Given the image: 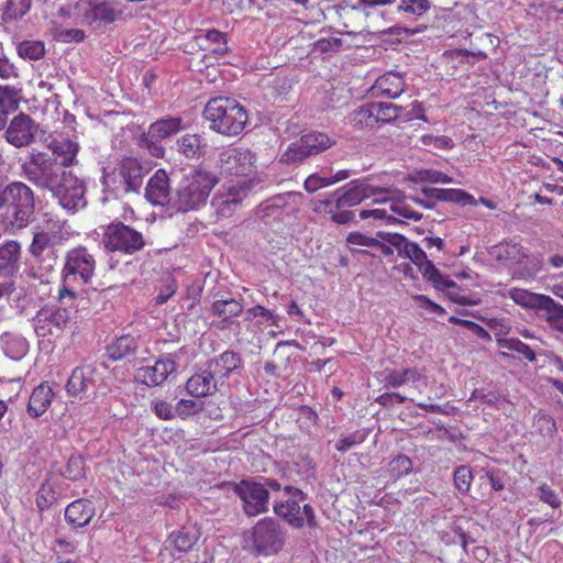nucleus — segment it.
Listing matches in <instances>:
<instances>
[{
    "instance_id": "nucleus-29",
    "label": "nucleus",
    "mask_w": 563,
    "mask_h": 563,
    "mask_svg": "<svg viewBox=\"0 0 563 563\" xmlns=\"http://www.w3.org/2000/svg\"><path fill=\"white\" fill-rule=\"evenodd\" d=\"M197 44L203 51L209 52L214 57H222L229 53L227 34L219 30H208L205 34L196 36Z\"/></svg>"
},
{
    "instance_id": "nucleus-3",
    "label": "nucleus",
    "mask_w": 563,
    "mask_h": 563,
    "mask_svg": "<svg viewBox=\"0 0 563 563\" xmlns=\"http://www.w3.org/2000/svg\"><path fill=\"white\" fill-rule=\"evenodd\" d=\"M3 208L8 228L12 231L26 228L34 218V191L23 181L0 183V209Z\"/></svg>"
},
{
    "instance_id": "nucleus-37",
    "label": "nucleus",
    "mask_w": 563,
    "mask_h": 563,
    "mask_svg": "<svg viewBox=\"0 0 563 563\" xmlns=\"http://www.w3.org/2000/svg\"><path fill=\"white\" fill-rule=\"evenodd\" d=\"M185 129L180 117L164 118L151 124L148 133L153 137L167 139Z\"/></svg>"
},
{
    "instance_id": "nucleus-45",
    "label": "nucleus",
    "mask_w": 563,
    "mask_h": 563,
    "mask_svg": "<svg viewBox=\"0 0 563 563\" xmlns=\"http://www.w3.org/2000/svg\"><path fill=\"white\" fill-rule=\"evenodd\" d=\"M499 260L509 262L511 264H520L525 258H528L525 249L516 242H507L498 246Z\"/></svg>"
},
{
    "instance_id": "nucleus-61",
    "label": "nucleus",
    "mask_w": 563,
    "mask_h": 563,
    "mask_svg": "<svg viewBox=\"0 0 563 563\" xmlns=\"http://www.w3.org/2000/svg\"><path fill=\"white\" fill-rule=\"evenodd\" d=\"M399 10L415 15H422L430 9L429 0H401Z\"/></svg>"
},
{
    "instance_id": "nucleus-64",
    "label": "nucleus",
    "mask_w": 563,
    "mask_h": 563,
    "mask_svg": "<svg viewBox=\"0 0 563 563\" xmlns=\"http://www.w3.org/2000/svg\"><path fill=\"white\" fill-rule=\"evenodd\" d=\"M501 397L497 391L486 389H475L468 401L479 400L489 406H496L500 401Z\"/></svg>"
},
{
    "instance_id": "nucleus-56",
    "label": "nucleus",
    "mask_w": 563,
    "mask_h": 563,
    "mask_svg": "<svg viewBox=\"0 0 563 563\" xmlns=\"http://www.w3.org/2000/svg\"><path fill=\"white\" fill-rule=\"evenodd\" d=\"M454 485L461 494H466L470 490L473 474L467 465H461L454 471Z\"/></svg>"
},
{
    "instance_id": "nucleus-34",
    "label": "nucleus",
    "mask_w": 563,
    "mask_h": 563,
    "mask_svg": "<svg viewBox=\"0 0 563 563\" xmlns=\"http://www.w3.org/2000/svg\"><path fill=\"white\" fill-rule=\"evenodd\" d=\"M206 142L199 134H184L177 139L175 150L186 158H199L205 154Z\"/></svg>"
},
{
    "instance_id": "nucleus-2",
    "label": "nucleus",
    "mask_w": 563,
    "mask_h": 563,
    "mask_svg": "<svg viewBox=\"0 0 563 563\" xmlns=\"http://www.w3.org/2000/svg\"><path fill=\"white\" fill-rule=\"evenodd\" d=\"M56 15L63 23L100 26L115 22L122 10L115 0H77L59 5Z\"/></svg>"
},
{
    "instance_id": "nucleus-26",
    "label": "nucleus",
    "mask_w": 563,
    "mask_h": 563,
    "mask_svg": "<svg viewBox=\"0 0 563 563\" xmlns=\"http://www.w3.org/2000/svg\"><path fill=\"white\" fill-rule=\"evenodd\" d=\"M176 371V363L170 358L158 360L152 366L139 368L137 377L146 385L158 386L169 374Z\"/></svg>"
},
{
    "instance_id": "nucleus-7",
    "label": "nucleus",
    "mask_w": 563,
    "mask_h": 563,
    "mask_svg": "<svg viewBox=\"0 0 563 563\" xmlns=\"http://www.w3.org/2000/svg\"><path fill=\"white\" fill-rule=\"evenodd\" d=\"M66 172L67 169L60 167L57 157L36 150L29 152L26 159L21 164L22 175L41 189L51 190Z\"/></svg>"
},
{
    "instance_id": "nucleus-20",
    "label": "nucleus",
    "mask_w": 563,
    "mask_h": 563,
    "mask_svg": "<svg viewBox=\"0 0 563 563\" xmlns=\"http://www.w3.org/2000/svg\"><path fill=\"white\" fill-rule=\"evenodd\" d=\"M423 198H411L412 201L426 209H433L438 201L457 202L461 205L473 203V196L462 189H441L424 187L421 189Z\"/></svg>"
},
{
    "instance_id": "nucleus-49",
    "label": "nucleus",
    "mask_w": 563,
    "mask_h": 563,
    "mask_svg": "<svg viewBox=\"0 0 563 563\" xmlns=\"http://www.w3.org/2000/svg\"><path fill=\"white\" fill-rule=\"evenodd\" d=\"M32 0H7L3 7L4 20H16L25 15L31 9Z\"/></svg>"
},
{
    "instance_id": "nucleus-40",
    "label": "nucleus",
    "mask_w": 563,
    "mask_h": 563,
    "mask_svg": "<svg viewBox=\"0 0 563 563\" xmlns=\"http://www.w3.org/2000/svg\"><path fill=\"white\" fill-rule=\"evenodd\" d=\"M136 341L131 335H122L107 347V356L112 361H119L135 352Z\"/></svg>"
},
{
    "instance_id": "nucleus-58",
    "label": "nucleus",
    "mask_w": 563,
    "mask_h": 563,
    "mask_svg": "<svg viewBox=\"0 0 563 563\" xmlns=\"http://www.w3.org/2000/svg\"><path fill=\"white\" fill-rule=\"evenodd\" d=\"M203 406L201 402H197L191 399H180L174 407L175 417L186 419L192 415H196L202 410Z\"/></svg>"
},
{
    "instance_id": "nucleus-41",
    "label": "nucleus",
    "mask_w": 563,
    "mask_h": 563,
    "mask_svg": "<svg viewBox=\"0 0 563 563\" xmlns=\"http://www.w3.org/2000/svg\"><path fill=\"white\" fill-rule=\"evenodd\" d=\"M21 100V89L15 86L0 85V113L8 115L16 111Z\"/></svg>"
},
{
    "instance_id": "nucleus-10",
    "label": "nucleus",
    "mask_w": 563,
    "mask_h": 563,
    "mask_svg": "<svg viewBox=\"0 0 563 563\" xmlns=\"http://www.w3.org/2000/svg\"><path fill=\"white\" fill-rule=\"evenodd\" d=\"M335 144L328 134L310 132L291 142L280 155L279 162L287 165H298L310 156L318 155Z\"/></svg>"
},
{
    "instance_id": "nucleus-63",
    "label": "nucleus",
    "mask_w": 563,
    "mask_h": 563,
    "mask_svg": "<svg viewBox=\"0 0 563 563\" xmlns=\"http://www.w3.org/2000/svg\"><path fill=\"white\" fill-rule=\"evenodd\" d=\"M331 186V181L329 177H322L319 174L314 173L308 176L303 183V188L307 192L313 194L321 188H325Z\"/></svg>"
},
{
    "instance_id": "nucleus-13",
    "label": "nucleus",
    "mask_w": 563,
    "mask_h": 563,
    "mask_svg": "<svg viewBox=\"0 0 563 563\" xmlns=\"http://www.w3.org/2000/svg\"><path fill=\"white\" fill-rule=\"evenodd\" d=\"M49 191L57 199L59 206L67 211L76 212L87 205L84 180L71 170L63 173L60 179Z\"/></svg>"
},
{
    "instance_id": "nucleus-28",
    "label": "nucleus",
    "mask_w": 563,
    "mask_h": 563,
    "mask_svg": "<svg viewBox=\"0 0 563 563\" xmlns=\"http://www.w3.org/2000/svg\"><path fill=\"white\" fill-rule=\"evenodd\" d=\"M200 533L194 526L181 527L173 531L165 541L166 549H175L180 553L188 552L199 540Z\"/></svg>"
},
{
    "instance_id": "nucleus-51",
    "label": "nucleus",
    "mask_w": 563,
    "mask_h": 563,
    "mask_svg": "<svg viewBox=\"0 0 563 563\" xmlns=\"http://www.w3.org/2000/svg\"><path fill=\"white\" fill-rule=\"evenodd\" d=\"M412 471V462L411 460L406 455H397L394 457L388 465V474L389 477L394 481H397L398 478L408 475Z\"/></svg>"
},
{
    "instance_id": "nucleus-27",
    "label": "nucleus",
    "mask_w": 563,
    "mask_h": 563,
    "mask_svg": "<svg viewBox=\"0 0 563 563\" xmlns=\"http://www.w3.org/2000/svg\"><path fill=\"white\" fill-rule=\"evenodd\" d=\"M96 514L92 501L88 499H77L70 503L65 509V519L74 528L87 526Z\"/></svg>"
},
{
    "instance_id": "nucleus-52",
    "label": "nucleus",
    "mask_w": 563,
    "mask_h": 563,
    "mask_svg": "<svg viewBox=\"0 0 563 563\" xmlns=\"http://www.w3.org/2000/svg\"><path fill=\"white\" fill-rule=\"evenodd\" d=\"M412 180L416 183H432V184H451L452 177L435 169H420L416 170L412 175Z\"/></svg>"
},
{
    "instance_id": "nucleus-25",
    "label": "nucleus",
    "mask_w": 563,
    "mask_h": 563,
    "mask_svg": "<svg viewBox=\"0 0 563 563\" xmlns=\"http://www.w3.org/2000/svg\"><path fill=\"white\" fill-rule=\"evenodd\" d=\"M242 357L240 353L227 350L220 355L207 362L210 368L219 380H223L230 376L231 373L242 367Z\"/></svg>"
},
{
    "instance_id": "nucleus-53",
    "label": "nucleus",
    "mask_w": 563,
    "mask_h": 563,
    "mask_svg": "<svg viewBox=\"0 0 563 563\" xmlns=\"http://www.w3.org/2000/svg\"><path fill=\"white\" fill-rule=\"evenodd\" d=\"M375 103L376 122H389L401 115L402 108L389 102Z\"/></svg>"
},
{
    "instance_id": "nucleus-31",
    "label": "nucleus",
    "mask_w": 563,
    "mask_h": 563,
    "mask_svg": "<svg viewBox=\"0 0 563 563\" xmlns=\"http://www.w3.org/2000/svg\"><path fill=\"white\" fill-rule=\"evenodd\" d=\"M49 155L57 157L63 169L74 165L79 151V145L70 139L52 140L48 144Z\"/></svg>"
},
{
    "instance_id": "nucleus-17",
    "label": "nucleus",
    "mask_w": 563,
    "mask_h": 563,
    "mask_svg": "<svg viewBox=\"0 0 563 563\" xmlns=\"http://www.w3.org/2000/svg\"><path fill=\"white\" fill-rule=\"evenodd\" d=\"M37 129L36 122L29 114L21 112L9 122L3 136L16 148L29 147L36 139Z\"/></svg>"
},
{
    "instance_id": "nucleus-55",
    "label": "nucleus",
    "mask_w": 563,
    "mask_h": 563,
    "mask_svg": "<svg viewBox=\"0 0 563 563\" xmlns=\"http://www.w3.org/2000/svg\"><path fill=\"white\" fill-rule=\"evenodd\" d=\"M558 10L550 2H539L532 3L528 7L527 13L528 15L536 18L541 21L551 20L555 14H558Z\"/></svg>"
},
{
    "instance_id": "nucleus-8",
    "label": "nucleus",
    "mask_w": 563,
    "mask_h": 563,
    "mask_svg": "<svg viewBox=\"0 0 563 563\" xmlns=\"http://www.w3.org/2000/svg\"><path fill=\"white\" fill-rule=\"evenodd\" d=\"M147 170L135 157L122 158L112 173H104V190L114 195L139 192Z\"/></svg>"
},
{
    "instance_id": "nucleus-43",
    "label": "nucleus",
    "mask_w": 563,
    "mask_h": 563,
    "mask_svg": "<svg viewBox=\"0 0 563 563\" xmlns=\"http://www.w3.org/2000/svg\"><path fill=\"white\" fill-rule=\"evenodd\" d=\"M349 120L352 125L358 129L372 126L376 123L375 103L371 102L358 107L350 113Z\"/></svg>"
},
{
    "instance_id": "nucleus-33",
    "label": "nucleus",
    "mask_w": 563,
    "mask_h": 563,
    "mask_svg": "<svg viewBox=\"0 0 563 563\" xmlns=\"http://www.w3.org/2000/svg\"><path fill=\"white\" fill-rule=\"evenodd\" d=\"M374 88L379 91L382 96L395 99L405 91L406 82L400 73L388 71L376 80Z\"/></svg>"
},
{
    "instance_id": "nucleus-36",
    "label": "nucleus",
    "mask_w": 563,
    "mask_h": 563,
    "mask_svg": "<svg viewBox=\"0 0 563 563\" xmlns=\"http://www.w3.org/2000/svg\"><path fill=\"white\" fill-rule=\"evenodd\" d=\"M0 343L5 355L12 360H21L29 351L26 339L16 333H4Z\"/></svg>"
},
{
    "instance_id": "nucleus-44",
    "label": "nucleus",
    "mask_w": 563,
    "mask_h": 563,
    "mask_svg": "<svg viewBox=\"0 0 563 563\" xmlns=\"http://www.w3.org/2000/svg\"><path fill=\"white\" fill-rule=\"evenodd\" d=\"M57 499L56 484L52 479H46L40 486L36 493V507L43 512L47 510Z\"/></svg>"
},
{
    "instance_id": "nucleus-60",
    "label": "nucleus",
    "mask_w": 563,
    "mask_h": 563,
    "mask_svg": "<svg viewBox=\"0 0 563 563\" xmlns=\"http://www.w3.org/2000/svg\"><path fill=\"white\" fill-rule=\"evenodd\" d=\"M247 319H258L260 324L269 323L275 324L276 323V317L275 314L266 309L265 307L257 305L252 308H249L246 310Z\"/></svg>"
},
{
    "instance_id": "nucleus-1",
    "label": "nucleus",
    "mask_w": 563,
    "mask_h": 563,
    "mask_svg": "<svg viewBox=\"0 0 563 563\" xmlns=\"http://www.w3.org/2000/svg\"><path fill=\"white\" fill-rule=\"evenodd\" d=\"M256 163V154L247 147L230 146L220 152V174L232 178L220 197L221 205L236 206L249 195L255 184Z\"/></svg>"
},
{
    "instance_id": "nucleus-57",
    "label": "nucleus",
    "mask_w": 563,
    "mask_h": 563,
    "mask_svg": "<svg viewBox=\"0 0 563 563\" xmlns=\"http://www.w3.org/2000/svg\"><path fill=\"white\" fill-rule=\"evenodd\" d=\"M54 38L60 43H81L86 38V34L81 29H56L54 32Z\"/></svg>"
},
{
    "instance_id": "nucleus-12",
    "label": "nucleus",
    "mask_w": 563,
    "mask_h": 563,
    "mask_svg": "<svg viewBox=\"0 0 563 563\" xmlns=\"http://www.w3.org/2000/svg\"><path fill=\"white\" fill-rule=\"evenodd\" d=\"M44 306L32 319L33 328L37 336H58L67 328L73 319L75 310L71 306Z\"/></svg>"
},
{
    "instance_id": "nucleus-46",
    "label": "nucleus",
    "mask_w": 563,
    "mask_h": 563,
    "mask_svg": "<svg viewBox=\"0 0 563 563\" xmlns=\"http://www.w3.org/2000/svg\"><path fill=\"white\" fill-rule=\"evenodd\" d=\"M368 199H372L373 203L382 205L389 202L390 205L396 198H399L400 191L393 187L375 186L368 178Z\"/></svg>"
},
{
    "instance_id": "nucleus-38",
    "label": "nucleus",
    "mask_w": 563,
    "mask_h": 563,
    "mask_svg": "<svg viewBox=\"0 0 563 563\" xmlns=\"http://www.w3.org/2000/svg\"><path fill=\"white\" fill-rule=\"evenodd\" d=\"M380 380L385 387L397 388L408 382H417L421 379V374L416 368H407L405 371L385 369L380 373Z\"/></svg>"
},
{
    "instance_id": "nucleus-23",
    "label": "nucleus",
    "mask_w": 563,
    "mask_h": 563,
    "mask_svg": "<svg viewBox=\"0 0 563 563\" xmlns=\"http://www.w3.org/2000/svg\"><path fill=\"white\" fill-rule=\"evenodd\" d=\"M378 235L382 240L394 245L399 256L411 260L418 266L427 258L424 251L417 243L408 241L401 234L379 232Z\"/></svg>"
},
{
    "instance_id": "nucleus-59",
    "label": "nucleus",
    "mask_w": 563,
    "mask_h": 563,
    "mask_svg": "<svg viewBox=\"0 0 563 563\" xmlns=\"http://www.w3.org/2000/svg\"><path fill=\"white\" fill-rule=\"evenodd\" d=\"M534 426L542 437H552L556 432L554 419L545 413H538L534 417Z\"/></svg>"
},
{
    "instance_id": "nucleus-5",
    "label": "nucleus",
    "mask_w": 563,
    "mask_h": 563,
    "mask_svg": "<svg viewBox=\"0 0 563 563\" xmlns=\"http://www.w3.org/2000/svg\"><path fill=\"white\" fill-rule=\"evenodd\" d=\"M203 118L211 130L227 135L236 136L245 128L249 115L246 109L231 98H213L203 110Z\"/></svg>"
},
{
    "instance_id": "nucleus-42",
    "label": "nucleus",
    "mask_w": 563,
    "mask_h": 563,
    "mask_svg": "<svg viewBox=\"0 0 563 563\" xmlns=\"http://www.w3.org/2000/svg\"><path fill=\"white\" fill-rule=\"evenodd\" d=\"M243 311V305L233 298L216 300L212 303V313L222 320L238 317Z\"/></svg>"
},
{
    "instance_id": "nucleus-32",
    "label": "nucleus",
    "mask_w": 563,
    "mask_h": 563,
    "mask_svg": "<svg viewBox=\"0 0 563 563\" xmlns=\"http://www.w3.org/2000/svg\"><path fill=\"white\" fill-rule=\"evenodd\" d=\"M54 393L47 383H42L35 387L30 396L27 412L31 417H41L51 406Z\"/></svg>"
},
{
    "instance_id": "nucleus-62",
    "label": "nucleus",
    "mask_w": 563,
    "mask_h": 563,
    "mask_svg": "<svg viewBox=\"0 0 563 563\" xmlns=\"http://www.w3.org/2000/svg\"><path fill=\"white\" fill-rule=\"evenodd\" d=\"M346 242H347L351 251H353V252L356 251V249H354V246L373 247L378 244L377 239L367 236L360 232H351L346 238Z\"/></svg>"
},
{
    "instance_id": "nucleus-6",
    "label": "nucleus",
    "mask_w": 563,
    "mask_h": 563,
    "mask_svg": "<svg viewBox=\"0 0 563 563\" xmlns=\"http://www.w3.org/2000/svg\"><path fill=\"white\" fill-rule=\"evenodd\" d=\"M96 271L95 256L85 246L69 250L62 271L63 286L58 290V301L75 300V286L90 283Z\"/></svg>"
},
{
    "instance_id": "nucleus-30",
    "label": "nucleus",
    "mask_w": 563,
    "mask_h": 563,
    "mask_svg": "<svg viewBox=\"0 0 563 563\" xmlns=\"http://www.w3.org/2000/svg\"><path fill=\"white\" fill-rule=\"evenodd\" d=\"M96 369L90 364L76 367L68 378L66 389L69 395L77 396L88 390L95 383Z\"/></svg>"
},
{
    "instance_id": "nucleus-48",
    "label": "nucleus",
    "mask_w": 563,
    "mask_h": 563,
    "mask_svg": "<svg viewBox=\"0 0 563 563\" xmlns=\"http://www.w3.org/2000/svg\"><path fill=\"white\" fill-rule=\"evenodd\" d=\"M59 474L67 479L78 481L85 476V463L81 455H71L66 465L59 470Z\"/></svg>"
},
{
    "instance_id": "nucleus-15",
    "label": "nucleus",
    "mask_w": 563,
    "mask_h": 563,
    "mask_svg": "<svg viewBox=\"0 0 563 563\" xmlns=\"http://www.w3.org/2000/svg\"><path fill=\"white\" fill-rule=\"evenodd\" d=\"M254 550L257 554H276L284 547V533L279 525L272 518L260 520L251 532Z\"/></svg>"
},
{
    "instance_id": "nucleus-11",
    "label": "nucleus",
    "mask_w": 563,
    "mask_h": 563,
    "mask_svg": "<svg viewBox=\"0 0 563 563\" xmlns=\"http://www.w3.org/2000/svg\"><path fill=\"white\" fill-rule=\"evenodd\" d=\"M504 298H510L515 303L534 310L538 318L549 323L555 317L562 305L548 295L534 294L521 288H509L498 291Z\"/></svg>"
},
{
    "instance_id": "nucleus-21",
    "label": "nucleus",
    "mask_w": 563,
    "mask_h": 563,
    "mask_svg": "<svg viewBox=\"0 0 563 563\" xmlns=\"http://www.w3.org/2000/svg\"><path fill=\"white\" fill-rule=\"evenodd\" d=\"M368 177L350 181L333 194V197L336 199V209L350 211L349 208L368 199Z\"/></svg>"
},
{
    "instance_id": "nucleus-9",
    "label": "nucleus",
    "mask_w": 563,
    "mask_h": 563,
    "mask_svg": "<svg viewBox=\"0 0 563 563\" xmlns=\"http://www.w3.org/2000/svg\"><path fill=\"white\" fill-rule=\"evenodd\" d=\"M101 243L106 252L124 255H133L146 244L142 232L121 221H113L104 228Z\"/></svg>"
},
{
    "instance_id": "nucleus-54",
    "label": "nucleus",
    "mask_w": 563,
    "mask_h": 563,
    "mask_svg": "<svg viewBox=\"0 0 563 563\" xmlns=\"http://www.w3.org/2000/svg\"><path fill=\"white\" fill-rule=\"evenodd\" d=\"M406 197L400 192L399 198H396L395 201L389 206V209L398 214L399 217H402L405 219H410L413 221H418L422 218V213L415 211L411 209V207L407 203Z\"/></svg>"
},
{
    "instance_id": "nucleus-16",
    "label": "nucleus",
    "mask_w": 563,
    "mask_h": 563,
    "mask_svg": "<svg viewBox=\"0 0 563 563\" xmlns=\"http://www.w3.org/2000/svg\"><path fill=\"white\" fill-rule=\"evenodd\" d=\"M53 239L54 235L51 232L44 230L36 231L29 247L33 262L27 268L26 274L41 283L47 282L48 275L53 269L52 264L43 265V254L53 244Z\"/></svg>"
},
{
    "instance_id": "nucleus-18",
    "label": "nucleus",
    "mask_w": 563,
    "mask_h": 563,
    "mask_svg": "<svg viewBox=\"0 0 563 563\" xmlns=\"http://www.w3.org/2000/svg\"><path fill=\"white\" fill-rule=\"evenodd\" d=\"M235 493L243 501L247 516H257L268 509V490L264 485L242 481L235 486Z\"/></svg>"
},
{
    "instance_id": "nucleus-22",
    "label": "nucleus",
    "mask_w": 563,
    "mask_h": 563,
    "mask_svg": "<svg viewBox=\"0 0 563 563\" xmlns=\"http://www.w3.org/2000/svg\"><path fill=\"white\" fill-rule=\"evenodd\" d=\"M145 198L156 206L168 203L172 207L173 196L170 195L169 177L164 169H158L148 179L145 187Z\"/></svg>"
},
{
    "instance_id": "nucleus-50",
    "label": "nucleus",
    "mask_w": 563,
    "mask_h": 563,
    "mask_svg": "<svg viewBox=\"0 0 563 563\" xmlns=\"http://www.w3.org/2000/svg\"><path fill=\"white\" fill-rule=\"evenodd\" d=\"M16 51L22 58L37 60L44 56L45 46L41 41H23L18 45Z\"/></svg>"
},
{
    "instance_id": "nucleus-35",
    "label": "nucleus",
    "mask_w": 563,
    "mask_h": 563,
    "mask_svg": "<svg viewBox=\"0 0 563 563\" xmlns=\"http://www.w3.org/2000/svg\"><path fill=\"white\" fill-rule=\"evenodd\" d=\"M21 245L16 241H7L0 245V272L14 276L19 271Z\"/></svg>"
},
{
    "instance_id": "nucleus-24",
    "label": "nucleus",
    "mask_w": 563,
    "mask_h": 563,
    "mask_svg": "<svg viewBox=\"0 0 563 563\" xmlns=\"http://www.w3.org/2000/svg\"><path fill=\"white\" fill-rule=\"evenodd\" d=\"M219 379L210 368L195 373L186 383V390L194 397H207L218 391Z\"/></svg>"
},
{
    "instance_id": "nucleus-47",
    "label": "nucleus",
    "mask_w": 563,
    "mask_h": 563,
    "mask_svg": "<svg viewBox=\"0 0 563 563\" xmlns=\"http://www.w3.org/2000/svg\"><path fill=\"white\" fill-rule=\"evenodd\" d=\"M497 344L500 349L517 352L530 362L536 360L532 349L517 338H498Z\"/></svg>"
},
{
    "instance_id": "nucleus-39",
    "label": "nucleus",
    "mask_w": 563,
    "mask_h": 563,
    "mask_svg": "<svg viewBox=\"0 0 563 563\" xmlns=\"http://www.w3.org/2000/svg\"><path fill=\"white\" fill-rule=\"evenodd\" d=\"M336 199L317 200L313 202V211L325 212L330 219L339 224H346L354 220L353 211H342L336 209Z\"/></svg>"
},
{
    "instance_id": "nucleus-19",
    "label": "nucleus",
    "mask_w": 563,
    "mask_h": 563,
    "mask_svg": "<svg viewBox=\"0 0 563 563\" xmlns=\"http://www.w3.org/2000/svg\"><path fill=\"white\" fill-rule=\"evenodd\" d=\"M420 272L422 273L423 277L432 283L434 287L439 289H448L449 290V298L459 305L462 306H477L479 305V299H474L467 296H462L457 292L451 291L450 289L457 288V285L454 280L445 278L441 272L434 266V264L429 261L424 260L420 265Z\"/></svg>"
},
{
    "instance_id": "nucleus-14",
    "label": "nucleus",
    "mask_w": 563,
    "mask_h": 563,
    "mask_svg": "<svg viewBox=\"0 0 563 563\" xmlns=\"http://www.w3.org/2000/svg\"><path fill=\"white\" fill-rule=\"evenodd\" d=\"M284 492L287 494L288 498L286 500L275 503V514L282 517L292 528H301L305 523V519L309 527L314 528L317 522L312 507L306 504L301 508L298 500L295 499L297 496L302 497L301 490L291 486H285Z\"/></svg>"
},
{
    "instance_id": "nucleus-4",
    "label": "nucleus",
    "mask_w": 563,
    "mask_h": 563,
    "mask_svg": "<svg viewBox=\"0 0 563 563\" xmlns=\"http://www.w3.org/2000/svg\"><path fill=\"white\" fill-rule=\"evenodd\" d=\"M217 181V177L205 169L186 174L175 189L172 209L185 213L205 206Z\"/></svg>"
}]
</instances>
